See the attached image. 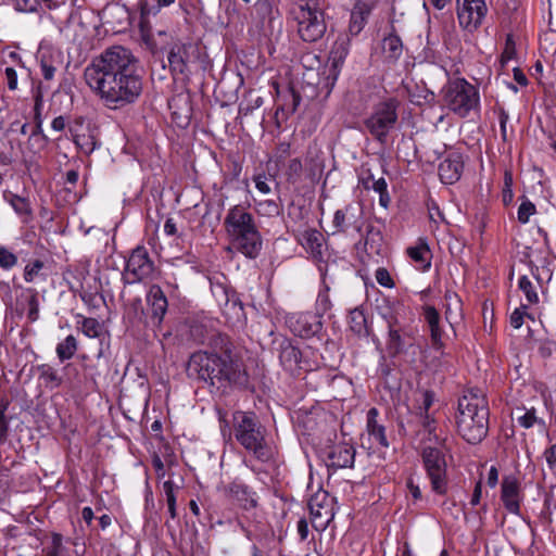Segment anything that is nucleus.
Instances as JSON below:
<instances>
[{
  "instance_id": "1",
  "label": "nucleus",
  "mask_w": 556,
  "mask_h": 556,
  "mask_svg": "<svg viewBox=\"0 0 556 556\" xmlns=\"http://www.w3.org/2000/svg\"><path fill=\"white\" fill-rule=\"evenodd\" d=\"M89 88L110 110L135 103L142 93L139 60L123 46H112L94 56L85 67Z\"/></svg>"
},
{
  "instance_id": "2",
  "label": "nucleus",
  "mask_w": 556,
  "mask_h": 556,
  "mask_svg": "<svg viewBox=\"0 0 556 556\" xmlns=\"http://www.w3.org/2000/svg\"><path fill=\"white\" fill-rule=\"evenodd\" d=\"M217 339L222 352H193L186 365L187 377L208 388L211 393H226L233 388H245L249 375L242 361L232 354L227 337L218 336Z\"/></svg>"
},
{
  "instance_id": "3",
  "label": "nucleus",
  "mask_w": 556,
  "mask_h": 556,
  "mask_svg": "<svg viewBox=\"0 0 556 556\" xmlns=\"http://www.w3.org/2000/svg\"><path fill=\"white\" fill-rule=\"evenodd\" d=\"M458 434L470 444L480 443L489 432V405L483 392L470 389L458 399Z\"/></svg>"
},
{
  "instance_id": "4",
  "label": "nucleus",
  "mask_w": 556,
  "mask_h": 556,
  "mask_svg": "<svg viewBox=\"0 0 556 556\" xmlns=\"http://www.w3.org/2000/svg\"><path fill=\"white\" fill-rule=\"evenodd\" d=\"M231 245L244 256L255 258L262 250V236L253 214L243 205L231 206L224 219Z\"/></svg>"
},
{
  "instance_id": "5",
  "label": "nucleus",
  "mask_w": 556,
  "mask_h": 556,
  "mask_svg": "<svg viewBox=\"0 0 556 556\" xmlns=\"http://www.w3.org/2000/svg\"><path fill=\"white\" fill-rule=\"evenodd\" d=\"M232 431L238 443L255 459L268 463L274 451L266 440V428L253 412L236 410L232 414Z\"/></svg>"
},
{
  "instance_id": "6",
  "label": "nucleus",
  "mask_w": 556,
  "mask_h": 556,
  "mask_svg": "<svg viewBox=\"0 0 556 556\" xmlns=\"http://www.w3.org/2000/svg\"><path fill=\"white\" fill-rule=\"evenodd\" d=\"M441 96L444 106L460 118L480 109L479 90L465 78L450 79L443 86Z\"/></svg>"
},
{
  "instance_id": "7",
  "label": "nucleus",
  "mask_w": 556,
  "mask_h": 556,
  "mask_svg": "<svg viewBox=\"0 0 556 556\" xmlns=\"http://www.w3.org/2000/svg\"><path fill=\"white\" fill-rule=\"evenodd\" d=\"M294 18L296 33L302 41L315 43L321 40L328 28L326 13L316 0H304L299 4Z\"/></svg>"
},
{
  "instance_id": "8",
  "label": "nucleus",
  "mask_w": 556,
  "mask_h": 556,
  "mask_svg": "<svg viewBox=\"0 0 556 556\" xmlns=\"http://www.w3.org/2000/svg\"><path fill=\"white\" fill-rule=\"evenodd\" d=\"M399 106L400 101L396 98L386 99L374 105L364 121L366 129L380 143H386L389 132L395 127Z\"/></svg>"
},
{
  "instance_id": "9",
  "label": "nucleus",
  "mask_w": 556,
  "mask_h": 556,
  "mask_svg": "<svg viewBox=\"0 0 556 556\" xmlns=\"http://www.w3.org/2000/svg\"><path fill=\"white\" fill-rule=\"evenodd\" d=\"M421 460L432 492L437 495H445L448 491L445 454L437 446H425L421 452Z\"/></svg>"
},
{
  "instance_id": "10",
  "label": "nucleus",
  "mask_w": 556,
  "mask_h": 556,
  "mask_svg": "<svg viewBox=\"0 0 556 556\" xmlns=\"http://www.w3.org/2000/svg\"><path fill=\"white\" fill-rule=\"evenodd\" d=\"M155 270L154 262L143 245L136 247L126 261L122 279L126 285L142 282L152 278Z\"/></svg>"
},
{
  "instance_id": "11",
  "label": "nucleus",
  "mask_w": 556,
  "mask_h": 556,
  "mask_svg": "<svg viewBox=\"0 0 556 556\" xmlns=\"http://www.w3.org/2000/svg\"><path fill=\"white\" fill-rule=\"evenodd\" d=\"M197 59L198 49L191 41L177 40L172 43L167 53L169 71L174 76H189L190 67Z\"/></svg>"
},
{
  "instance_id": "12",
  "label": "nucleus",
  "mask_w": 556,
  "mask_h": 556,
  "mask_svg": "<svg viewBox=\"0 0 556 556\" xmlns=\"http://www.w3.org/2000/svg\"><path fill=\"white\" fill-rule=\"evenodd\" d=\"M488 12L486 0H456L459 26L467 31H476L483 24Z\"/></svg>"
},
{
  "instance_id": "13",
  "label": "nucleus",
  "mask_w": 556,
  "mask_h": 556,
  "mask_svg": "<svg viewBox=\"0 0 556 556\" xmlns=\"http://www.w3.org/2000/svg\"><path fill=\"white\" fill-rule=\"evenodd\" d=\"M333 501L326 491H318L309 498L311 521L316 531H324L333 519Z\"/></svg>"
},
{
  "instance_id": "14",
  "label": "nucleus",
  "mask_w": 556,
  "mask_h": 556,
  "mask_svg": "<svg viewBox=\"0 0 556 556\" xmlns=\"http://www.w3.org/2000/svg\"><path fill=\"white\" fill-rule=\"evenodd\" d=\"M364 226V212L358 203H349L334 212L332 227L338 232L350 235L362 233Z\"/></svg>"
},
{
  "instance_id": "15",
  "label": "nucleus",
  "mask_w": 556,
  "mask_h": 556,
  "mask_svg": "<svg viewBox=\"0 0 556 556\" xmlns=\"http://www.w3.org/2000/svg\"><path fill=\"white\" fill-rule=\"evenodd\" d=\"M286 325L291 332L301 338H311L317 334L323 328L318 314L312 312L288 314Z\"/></svg>"
},
{
  "instance_id": "16",
  "label": "nucleus",
  "mask_w": 556,
  "mask_h": 556,
  "mask_svg": "<svg viewBox=\"0 0 556 556\" xmlns=\"http://www.w3.org/2000/svg\"><path fill=\"white\" fill-rule=\"evenodd\" d=\"M148 304L147 324L160 328L168 308L167 298L159 285H152L146 296Z\"/></svg>"
},
{
  "instance_id": "17",
  "label": "nucleus",
  "mask_w": 556,
  "mask_h": 556,
  "mask_svg": "<svg viewBox=\"0 0 556 556\" xmlns=\"http://www.w3.org/2000/svg\"><path fill=\"white\" fill-rule=\"evenodd\" d=\"M350 52V38L348 35H340L333 42L328 58L329 76L337 80L345 59Z\"/></svg>"
},
{
  "instance_id": "18",
  "label": "nucleus",
  "mask_w": 556,
  "mask_h": 556,
  "mask_svg": "<svg viewBox=\"0 0 556 556\" xmlns=\"http://www.w3.org/2000/svg\"><path fill=\"white\" fill-rule=\"evenodd\" d=\"M464 170V159L458 152H451L439 164V177L445 185H453L458 181Z\"/></svg>"
},
{
  "instance_id": "19",
  "label": "nucleus",
  "mask_w": 556,
  "mask_h": 556,
  "mask_svg": "<svg viewBox=\"0 0 556 556\" xmlns=\"http://www.w3.org/2000/svg\"><path fill=\"white\" fill-rule=\"evenodd\" d=\"M279 361L285 370L291 374L304 369L306 363L302 352L289 339H283L279 344Z\"/></svg>"
},
{
  "instance_id": "20",
  "label": "nucleus",
  "mask_w": 556,
  "mask_h": 556,
  "mask_svg": "<svg viewBox=\"0 0 556 556\" xmlns=\"http://www.w3.org/2000/svg\"><path fill=\"white\" fill-rule=\"evenodd\" d=\"M501 500L510 514H520L521 494L517 478L508 476L503 479Z\"/></svg>"
},
{
  "instance_id": "21",
  "label": "nucleus",
  "mask_w": 556,
  "mask_h": 556,
  "mask_svg": "<svg viewBox=\"0 0 556 556\" xmlns=\"http://www.w3.org/2000/svg\"><path fill=\"white\" fill-rule=\"evenodd\" d=\"M225 492L229 497L236 500L245 510L253 509L257 506L256 493L249 485L239 480H235L226 485Z\"/></svg>"
},
{
  "instance_id": "22",
  "label": "nucleus",
  "mask_w": 556,
  "mask_h": 556,
  "mask_svg": "<svg viewBox=\"0 0 556 556\" xmlns=\"http://www.w3.org/2000/svg\"><path fill=\"white\" fill-rule=\"evenodd\" d=\"M355 460V448L348 443L332 445L327 452V465L333 468H351Z\"/></svg>"
},
{
  "instance_id": "23",
  "label": "nucleus",
  "mask_w": 556,
  "mask_h": 556,
  "mask_svg": "<svg viewBox=\"0 0 556 556\" xmlns=\"http://www.w3.org/2000/svg\"><path fill=\"white\" fill-rule=\"evenodd\" d=\"M15 312L22 317L27 312L29 323H35L39 318L38 292L35 289H25L16 300Z\"/></svg>"
},
{
  "instance_id": "24",
  "label": "nucleus",
  "mask_w": 556,
  "mask_h": 556,
  "mask_svg": "<svg viewBox=\"0 0 556 556\" xmlns=\"http://www.w3.org/2000/svg\"><path fill=\"white\" fill-rule=\"evenodd\" d=\"M372 10L374 4L363 0H356L350 16L349 31L351 35L356 36L364 29Z\"/></svg>"
},
{
  "instance_id": "25",
  "label": "nucleus",
  "mask_w": 556,
  "mask_h": 556,
  "mask_svg": "<svg viewBox=\"0 0 556 556\" xmlns=\"http://www.w3.org/2000/svg\"><path fill=\"white\" fill-rule=\"evenodd\" d=\"M422 315L429 326L432 346L437 350L441 349L442 343V329L440 327V314L432 305H425L422 307Z\"/></svg>"
},
{
  "instance_id": "26",
  "label": "nucleus",
  "mask_w": 556,
  "mask_h": 556,
  "mask_svg": "<svg viewBox=\"0 0 556 556\" xmlns=\"http://www.w3.org/2000/svg\"><path fill=\"white\" fill-rule=\"evenodd\" d=\"M379 412L376 407H371L367 412L366 429L370 438H372L379 445L383 447L389 446V441L386 435V428L378 422L377 417Z\"/></svg>"
},
{
  "instance_id": "27",
  "label": "nucleus",
  "mask_w": 556,
  "mask_h": 556,
  "mask_svg": "<svg viewBox=\"0 0 556 556\" xmlns=\"http://www.w3.org/2000/svg\"><path fill=\"white\" fill-rule=\"evenodd\" d=\"M302 247L314 256H321L323 235L313 228L305 229L299 238Z\"/></svg>"
},
{
  "instance_id": "28",
  "label": "nucleus",
  "mask_w": 556,
  "mask_h": 556,
  "mask_svg": "<svg viewBox=\"0 0 556 556\" xmlns=\"http://www.w3.org/2000/svg\"><path fill=\"white\" fill-rule=\"evenodd\" d=\"M445 300V318L450 324L462 319L463 317V302L459 295L451 290L444 294Z\"/></svg>"
},
{
  "instance_id": "29",
  "label": "nucleus",
  "mask_w": 556,
  "mask_h": 556,
  "mask_svg": "<svg viewBox=\"0 0 556 556\" xmlns=\"http://www.w3.org/2000/svg\"><path fill=\"white\" fill-rule=\"evenodd\" d=\"M407 254L416 263L418 269H429L431 265V252L426 243L420 242L416 247H409Z\"/></svg>"
},
{
  "instance_id": "30",
  "label": "nucleus",
  "mask_w": 556,
  "mask_h": 556,
  "mask_svg": "<svg viewBox=\"0 0 556 556\" xmlns=\"http://www.w3.org/2000/svg\"><path fill=\"white\" fill-rule=\"evenodd\" d=\"M161 7L156 3L155 5H150L148 2L140 3V30L144 39H147L151 35V25H150V16H156L160 12Z\"/></svg>"
},
{
  "instance_id": "31",
  "label": "nucleus",
  "mask_w": 556,
  "mask_h": 556,
  "mask_svg": "<svg viewBox=\"0 0 556 556\" xmlns=\"http://www.w3.org/2000/svg\"><path fill=\"white\" fill-rule=\"evenodd\" d=\"M39 379L43 381L45 386L50 389L59 388L62 384V378L49 364H41L37 367Z\"/></svg>"
},
{
  "instance_id": "32",
  "label": "nucleus",
  "mask_w": 556,
  "mask_h": 556,
  "mask_svg": "<svg viewBox=\"0 0 556 556\" xmlns=\"http://www.w3.org/2000/svg\"><path fill=\"white\" fill-rule=\"evenodd\" d=\"M78 349V342L73 334L67 336L63 341L58 343L55 353L60 362L71 359Z\"/></svg>"
},
{
  "instance_id": "33",
  "label": "nucleus",
  "mask_w": 556,
  "mask_h": 556,
  "mask_svg": "<svg viewBox=\"0 0 556 556\" xmlns=\"http://www.w3.org/2000/svg\"><path fill=\"white\" fill-rule=\"evenodd\" d=\"M383 53L392 60H397L403 52V43L401 38L395 34H390L382 40Z\"/></svg>"
},
{
  "instance_id": "34",
  "label": "nucleus",
  "mask_w": 556,
  "mask_h": 556,
  "mask_svg": "<svg viewBox=\"0 0 556 556\" xmlns=\"http://www.w3.org/2000/svg\"><path fill=\"white\" fill-rule=\"evenodd\" d=\"M350 328L359 337L368 334L367 319L362 309L355 308L350 313Z\"/></svg>"
},
{
  "instance_id": "35",
  "label": "nucleus",
  "mask_w": 556,
  "mask_h": 556,
  "mask_svg": "<svg viewBox=\"0 0 556 556\" xmlns=\"http://www.w3.org/2000/svg\"><path fill=\"white\" fill-rule=\"evenodd\" d=\"M387 349L391 355H396L404 351V341L402 336L397 329L393 328L391 323H389Z\"/></svg>"
},
{
  "instance_id": "36",
  "label": "nucleus",
  "mask_w": 556,
  "mask_h": 556,
  "mask_svg": "<svg viewBox=\"0 0 556 556\" xmlns=\"http://www.w3.org/2000/svg\"><path fill=\"white\" fill-rule=\"evenodd\" d=\"M74 143L85 154H91L97 148V139L92 132L80 134L74 136Z\"/></svg>"
},
{
  "instance_id": "37",
  "label": "nucleus",
  "mask_w": 556,
  "mask_h": 556,
  "mask_svg": "<svg viewBox=\"0 0 556 556\" xmlns=\"http://www.w3.org/2000/svg\"><path fill=\"white\" fill-rule=\"evenodd\" d=\"M519 289L523 292L529 304L539 303V294L536 288L527 276H521L518 281Z\"/></svg>"
},
{
  "instance_id": "38",
  "label": "nucleus",
  "mask_w": 556,
  "mask_h": 556,
  "mask_svg": "<svg viewBox=\"0 0 556 556\" xmlns=\"http://www.w3.org/2000/svg\"><path fill=\"white\" fill-rule=\"evenodd\" d=\"M303 172L302 161L299 157L292 159L289 161L285 175L287 180L291 184H296L300 181Z\"/></svg>"
},
{
  "instance_id": "39",
  "label": "nucleus",
  "mask_w": 556,
  "mask_h": 556,
  "mask_svg": "<svg viewBox=\"0 0 556 556\" xmlns=\"http://www.w3.org/2000/svg\"><path fill=\"white\" fill-rule=\"evenodd\" d=\"M175 484L173 481L167 480L163 483V491L166 495V503L170 518H176V496H175Z\"/></svg>"
},
{
  "instance_id": "40",
  "label": "nucleus",
  "mask_w": 556,
  "mask_h": 556,
  "mask_svg": "<svg viewBox=\"0 0 556 556\" xmlns=\"http://www.w3.org/2000/svg\"><path fill=\"white\" fill-rule=\"evenodd\" d=\"M81 317L80 328L88 338H97L100 334V323L96 318Z\"/></svg>"
},
{
  "instance_id": "41",
  "label": "nucleus",
  "mask_w": 556,
  "mask_h": 556,
  "mask_svg": "<svg viewBox=\"0 0 556 556\" xmlns=\"http://www.w3.org/2000/svg\"><path fill=\"white\" fill-rule=\"evenodd\" d=\"M535 212H536L535 205L530 200L525 198L523 201L520 203L518 211H517L518 220L521 224H527L530 219V216L534 215Z\"/></svg>"
},
{
  "instance_id": "42",
  "label": "nucleus",
  "mask_w": 556,
  "mask_h": 556,
  "mask_svg": "<svg viewBox=\"0 0 556 556\" xmlns=\"http://www.w3.org/2000/svg\"><path fill=\"white\" fill-rule=\"evenodd\" d=\"M331 308V301L328 293V288L320 291L316 299V312L314 314H318L319 319L324 314H326Z\"/></svg>"
},
{
  "instance_id": "43",
  "label": "nucleus",
  "mask_w": 556,
  "mask_h": 556,
  "mask_svg": "<svg viewBox=\"0 0 556 556\" xmlns=\"http://www.w3.org/2000/svg\"><path fill=\"white\" fill-rule=\"evenodd\" d=\"M434 424H435L434 420L428 414L425 415L424 420H422V427H424L425 431L428 432L427 440L434 444L441 445V444H443L444 440L435 433V425Z\"/></svg>"
},
{
  "instance_id": "44",
  "label": "nucleus",
  "mask_w": 556,
  "mask_h": 556,
  "mask_svg": "<svg viewBox=\"0 0 556 556\" xmlns=\"http://www.w3.org/2000/svg\"><path fill=\"white\" fill-rule=\"evenodd\" d=\"M538 352L543 358L556 355V341L548 338L538 340Z\"/></svg>"
},
{
  "instance_id": "45",
  "label": "nucleus",
  "mask_w": 556,
  "mask_h": 556,
  "mask_svg": "<svg viewBox=\"0 0 556 556\" xmlns=\"http://www.w3.org/2000/svg\"><path fill=\"white\" fill-rule=\"evenodd\" d=\"M16 264H17V256L8 248L0 247V267L4 270H10Z\"/></svg>"
},
{
  "instance_id": "46",
  "label": "nucleus",
  "mask_w": 556,
  "mask_h": 556,
  "mask_svg": "<svg viewBox=\"0 0 556 556\" xmlns=\"http://www.w3.org/2000/svg\"><path fill=\"white\" fill-rule=\"evenodd\" d=\"M45 556H64L62 536L53 534L50 545L43 548Z\"/></svg>"
},
{
  "instance_id": "47",
  "label": "nucleus",
  "mask_w": 556,
  "mask_h": 556,
  "mask_svg": "<svg viewBox=\"0 0 556 556\" xmlns=\"http://www.w3.org/2000/svg\"><path fill=\"white\" fill-rule=\"evenodd\" d=\"M42 268L43 262L40 260H35L34 262L27 264L24 269L25 281L33 282L39 276V273Z\"/></svg>"
},
{
  "instance_id": "48",
  "label": "nucleus",
  "mask_w": 556,
  "mask_h": 556,
  "mask_svg": "<svg viewBox=\"0 0 556 556\" xmlns=\"http://www.w3.org/2000/svg\"><path fill=\"white\" fill-rule=\"evenodd\" d=\"M9 401L7 399L0 400V438H4L7 435L9 429L10 418L7 416V410L9 407Z\"/></svg>"
},
{
  "instance_id": "49",
  "label": "nucleus",
  "mask_w": 556,
  "mask_h": 556,
  "mask_svg": "<svg viewBox=\"0 0 556 556\" xmlns=\"http://www.w3.org/2000/svg\"><path fill=\"white\" fill-rule=\"evenodd\" d=\"M9 201L17 214L25 215L30 213L29 203L26 199L16 194H11Z\"/></svg>"
},
{
  "instance_id": "50",
  "label": "nucleus",
  "mask_w": 556,
  "mask_h": 556,
  "mask_svg": "<svg viewBox=\"0 0 556 556\" xmlns=\"http://www.w3.org/2000/svg\"><path fill=\"white\" fill-rule=\"evenodd\" d=\"M40 3V0H14L15 9L23 13L36 12Z\"/></svg>"
},
{
  "instance_id": "51",
  "label": "nucleus",
  "mask_w": 556,
  "mask_h": 556,
  "mask_svg": "<svg viewBox=\"0 0 556 556\" xmlns=\"http://www.w3.org/2000/svg\"><path fill=\"white\" fill-rule=\"evenodd\" d=\"M375 278H376L377 282L382 287H386V288L394 287V281L391 277L389 270L384 267L377 268V270L375 273Z\"/></svg>"
},
{
  "instance_id": "52",
  "label": "nucleus",
  "mask_w": 556,
  "mask_h": 556,
  "mask_svg": "<svg viewBox=\"0 0 556 556\" xmlns=\"http://www.w3.org/2000/svg\"><path fill=\"white\" fill-rule=\"evenodd\" d=\"M254 10L261 20L269 17L273 11L271 0H257L254 4Z\"/></svg>"
},
{
  "instance_id": "53",
  "label": "nucleus",
  "mask_w": 556,
  "mask_h": 556,
  "mask_svg": "<svg viewBox=\"0 0 556 556\" xmlns=\"http://www.w3.org/2000/svg\"><path fill=\"white\" fill-rule=\"evenodd\" d=\"M526 309H527V306L526 305H521V307H518L516 308L511 315H510V325L515 328V329H519L522 324H523V318L525 316H529L527 313H526Z\"/></svg>"
},
{
  "instance_id": "54",
  "label": "nucleus",
  "mask_w": 556,
  "mask_h": 556,
  "mask_svg": "<svg viewBox=\"0 0 556 556\" xmlns=\"http://www.w3.org/2000/svg\"><path fill=\"white\" fill-rule=\"evenodd\" d=\"M536 420L534 409H529L522 416L518 417L519 425L526 429L533 427Z\"/></svg>"
},
{
  "instance_id": "55",
  "label": "nucleus",
  "mask_w": 556,
  "mask_h": 556,
  "mask_svg": "<svg viewBox=\"0 0 556 556\" xmlns=\"http://www.w3.org/2000/svg\"><path fill=\"white\" fill-rule=\"evenodd\" d=\"M368 179H371L372 180V185L369 186L368 185V181H365L364 182V187L366 189H372L375 192L377 193H381V192H384L387 191L388 189V185H387V181L383 177L379 178V179H374L372 176H370Z\"/></svg>"
},
{
  "instance_id": "56",
  "label": "nucleus",
  "mask_w": 556,
  "mask_h": 556,
  "mask_svg": "<svg viewBox=\"0 0 556 556\" xmlns=\"http://www.w3.org/2000/svg\"><path fill=\"white\" fill-rule=\"evenodd\" d=\"M546 463L552 472L556 476V444L548 447L544 453Z\"/></svg>"
},
{
  "instance_id": "57",
  "label": "nucleus",
  "mask_w": 556,
  "mask_h": 556,
  "mask_svg": "<svg viewBox=\"0 0 556 556\" xmlns=\"http://www.w3.org/2000/svg\"><path fill=\"white\" fill-rule=\"evenodd\" d=\"M4 75L7 79V85L10 90H15L17 88V74L13 67H5Z\"/></svg>"
},
{
  "instance_id": "58",
  "label": "nucleus",
  "mask_w": 556,
  "mask_h": 556,
  "mask_svg": "<svg viewBox=\"0 0 556 556\" xmlns=\"http://www.w3.org/2000/svg\"><path fill=\"white\" fill-rule=\"evenodd\" d=\"M255 182V188L263 194H268L270 192V187L267 184V178L265 175H256L253 178Z\"/></svg>"
},
{
  "instance_id": "59",
  "label": "nucleus",
  "mask_w": 556,
  "mask_h": 556,
  "mask_svg": "<svg viewBox=\"0 0 556 556\" xmlns=\"http://www.w3.org/2000/svg\"><path fill=\"white\" fill-rule=\"evenodd\" d=\"M509 119V115L505 110H501L498 114L501 136L504 141L507 140V123Z\"/></svg>"
},
{
  "instance_id": "60",
  "label": "nucleus",
  "mask_w": 556,
  "mask_h": 556,
  "mask_svg": "<svg viewBox=\"0 0 556 556\" xmlns=\"http://www.w3.org/2000/svg\"><path fill=\"white\" fill-rule=\"evenodd\" d=\"M40 106H41V103L40 101L37 99L36 103H35V111H36V127L34 129V131L31 132V136H30V139L31 138H35L37 135H39L41 131H42V121L40 118Z\"/></svg>"
},
{
  "instance_id": "61",
  "label": "nucleus",
  "mask_w": 556,
  "mask_h": 556,
  "mask_svg": "<svg viewBox=\"0 0 556 556\" xmlns=\"http://www.w3.org/2000/svg\"><path fill=\"white\" fill-rule=\"evenodd\" d=\"M406 486L413 496L414 500H420L421 498V490L417 483H415L414 478L409 477L406 481Z\"/></svg>"
},
{
  "instance_id": "62",
  "label": "nucleus",
  "mask_w": 556,
  "mask_h": 556,
  "mask_svg": "<svg viewBox=\"0 0 556 556\" xmlns=\"http://www.w3.org/2000/svg\"><path fill=\"white\" fill-rule=\"evenodd\" d=\"M132 313L136 317H142L143 315V308H142V302L140 298H136L130 301L129 303V314Z\"/></svg>"
},
{
  "instance_id": "63",
  "label": "nucleus",
  "mask_w": 556,
  "mask_h": 556,
  "mask_svg": "<svg viewBox=\"0 0 556 556\" xmlns=\"http://www.w3.org/2000/svg\"><path fill=\"white\" fill-rule=\"evenodd\" d=\"M296 530L301 541H305L308 535V522L306 521V519L301 518L298 521Z\"/></svg>"
},
{
  "instance_id": "64",
  "label": "nucleus",
  "mask_w": 556,
  "mask_h": 556,
  "mask_svg": "<svg viewBox=\"0 0 556 556\" xmlns=\"http://www.w3.org/2000/svg\"><path fill=\"white\" fill-rule=\"evenodd\" d=\"M434 402V393L432 391H425L422 393V408L425 410V415L428 414L429 408Z\"/></svg>"
}]
</instances>
